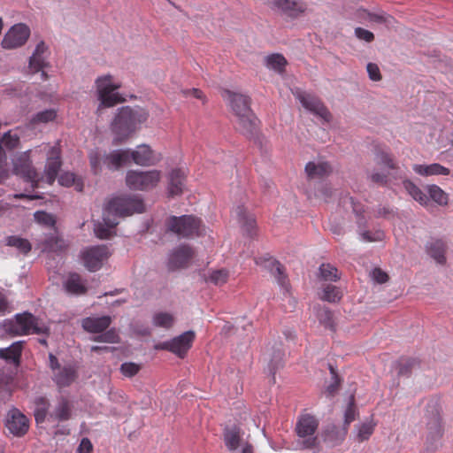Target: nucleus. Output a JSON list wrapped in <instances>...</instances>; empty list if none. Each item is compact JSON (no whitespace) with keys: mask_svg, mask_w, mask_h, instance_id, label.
Here are the masks:
<instances>
[{"mask_svg":"<svg viewBox=\"0 0 453 453\" xmlns=\"http://www.w3.org/2000/svg\"><path fill=\"white\" fill-rule=\"evenodd\" d=\"M144 203L137 196H117L107 202L103 212V222L95 224V234L100 239H108L119 224L118 218L144 211Z\"/></svg>","mask_w":453,"mask_h":453,"instance_id":"1","label":"nucleus"},{"mask_svg":"<svg viewBox=\"0 0 453 453\" xmlns=\"http://www.w3.org/2000/svg\"><path fill=\"white\" fill-rule=\"evenodd\" d=\"M222 97L235 116L236 130L247 137L253 136L257 132L258 120L250 109V98L228 89L223 91Z\"/></svg>","mask_w":453,"mask_h":453,"instance_id":"2","label":"nucleus"},{"mask_svg":"<svg viewBox=\"0 0 453 453\" xmlns=\"http://www.w3.org/2000/svg\"><path fill=\"white\" fill-rule=\"evenodd\" d=\"M147 119L148 113L143 109H132L129 106L120 108L111 123L114 134L112 144L126 142Z\"/></svg>","mask_w":453,"mask_h":453,"instance_id":"3","label":"nucleus"},{"mask_svg":"<svg viewBox=\"0 0 453 453\" xmlns=\"http://www.w3.org/2000/svg\"><path fill=\"white\" fill-rule=\"evenodd\" d=\"M374 162L380 169L368 172V179L372 182L387 186L389 182L397 179L395 173L399 170V166L395 157L388 149L376 148Z\"/></svg>","mask_w":453,"mask_h":453,"instance_id":"4","label":"nucleus"},{"mask_svg":"<svg viewBox=\"0 0 453 453\" xmlns=\"http://www.w3.org/2000/svg\"><path fill=\"white\" fill-rule=\"evenodd\" d=\"M319 418L308 412H303L297 418L295 432L298 437L297 447L302 450H319V440L316 435L319 428Z\"/></svg>","mask_w":453,"mask_h":453,"instance_id":"5","label":"nucleus"},{"mask_svg":"<svg viewBox=\"0 0 453 453\" xmlns=\"http://www.w3.org/2000/svg\"><path fill=\"white\" fill-rule=\"evenodd\" d=\"M129 150H116L106 154L98 150H91L88 154L91 171L95 174L102 172V165H106L110 170H118L122 165L130 163Z\"/></svg>","mask_w":453,"mask_h":453,"instance_id":"6","label":"nucleus"},{"mask_svg":"<svg viewBox=\"0 0 453 453\" xmlns=\"http://www.w3.org/2000/svg\"><path fill=\"white\" fill-rule=\"evenodd\" d=\"M165 227L167 231L182 238L200 236L204 232L202 220L193 215L171 216L165 220Z\"/></svg>","mask_w":453,"mask_h":453,"instance_id":"7","label":"nucleus"},{"mask_svg":"<svg viewBox=\"0 0 453 453\" xmlns=\"http://www.w3.org/2000/svg\"><path fill=\"white\" fill-rule=\"evenodd\" d=\"M4 330L11 335H27L31 334H48L49 328L39 326L38 319L29 312L17 314L15 320H5Z\"/></svg>","mask_w":453,"mask_h":453,"instance_id":"8","label":"nucleus"},{"mask_svg":"<svg viewBox=\"0 0 453 453\" xmlns=\"http://www.w3.org/2000/svg\"><path fill=\"white\" fill-rule=\"evenodd\" d=\"M96 87L100 104L97 111L102 108L113 107L123 103L125 99L116 90L120 88V83H114L110 74L100 76L96 80Z\"/></svg>","mask_w":453,"mask_h":453,"instance_id":"9","label":"nucleus"},{"mask_svg":"<svg viewBox=\"0 0 453 453\" xmlns=\"http://www.w3.org/2000/svg\"><path fill=\"white\" fill-rule=\"evenodd\" d=\"M426 412V449L430 451H434L437 449L438 442L443 434L441 412L436 403L429 404Z\"/></svg>","mask_w":453,"mask_h":453,"instance_id":"10","label":"nucleus"},{"mask_svg":"<svg viewBox=\"0 0 453 453\" xmlns=\"http://www.w3.org/2000/svg\"><path fill=\"white\" fill-rule=\"evenodd\" d=\"M161 180V172L158 170L135 171L127 173L126 183L134 190H149L155 188Z\"/></svg>","mask_w":453,"mask_h":453,"instance_id":"11","label":"nucleus"},{"mask_svg":"<svg viewBox=\"0 0 453 453\" xmlns=\"http://www.w3.org/2000/svg\"><path fill=\"white\" fill-rule=\"evenodd\" d=\"M50 367L52 370V380L59 388L71 386L78 378V372L74 365H61L58 358L50 354Z\"/></svg>","mask_w":453,"mask_h":453,"instance_id":"12","label":"nucleus"},{"mask_svg":"<svg viewBox=\"0 0 453 453\" xmlns=\"http://www.w3.org/2000/svg\"><path fill=\"white\" fill-rule=\"evenodd\" d=\"M13 170L17 175L21 176L27 182L31 183L33 188H38L39 182L44 179V177H40L33 167L30 159V150L20 154L14 160Z\"/></svg>","mask_w":453,"mask_h":453,"instance_id":"13","label":"nucleus"},{"mask_svg":"<svg viewBox=\"0 0 453 453\" xmlns=\"http://www.w3.org/2000/svg\"><path fill=\"white\" fill-rule=\"evenodd\" d=\"M294 95L306 110L327 122L330 121L331 113L318 96L299 90Z\"/></svg>","mask_w":453,"mask_h":453,"instance_id":"14","label":"nucleus"},{"mask_svg":"<svg viewBox=\"0 0 453 453\" xmlns=\"http://www.w3.org/2000/svg\"><path fill=\"white\" fill-rule=\"evenodd\" d=\"M195 337L196 335L193 331H187L170 341L161 343L160 349L171 351L179 357L183 358L192 347Z\"/></svg>","mask_w":453,"mask_h":453,"instance_id":"15","label":"nucleus"},{"mask_svg":"<svg viewBox=\"0 0 453 453\" xmlns=\"http://www.w3.org/2000/svg\"><path fill=\"white\" fill-rule=\"evenodd\" d=\"M109 255L106 245H97L86 249L81 257L85 267L91 272H96L102 267L103 262L108 258Z\"/></svg>","mask_w":453,"mask_h":453,"instance_id":"16","label":"nucleus"},{"mask_svg":"<svg viewBox=\"0 0 453 453\" xmlns=\"http://www.w3.org/2000/svg\"><path fill=\"white\" fill-rule=\"evenodd\" d=\"M30 35L29 27L22 23L12 26L4 36L2 46L4 49H16L24 45Z\"/></svg>","mask_w":453,"mask_h":453,"instance_id":"17","label":"nucleus"},{"mask_svg":"<svg viewBox=\"0 0 453 453\" xmlns=\"http://www.w3.org/2000/svg\"><path fill=\"white\" fill-rule=\"evenodd\" d=\"M50 50L49 46L43 41L39 42L28 60L30 73H36L42 69L49 68L50 66Z\"/></svg>","mask_w":453,"mask_h":453,"instance_id":"18","label":"nucleus"},{"mask_svg":"<svg viewBox=\"0 0 453 453\" xmlns=\"http://www.w3.org/2000/svg\"><path fill=\"white\" fill-rule=\"evenodd\" d=\"M130 163L141 166L155 165L161 160V155L155 151L147 144H140L134 150H129Z\"/></svg>","mask_w":453,"mask_h":453,"instance_id":"19","label":"nucleus"},{"mask_svg":"<svg viewBox=\"0 0 453 453\" xmlns=\"http://www.w3.org/2000/svg\"><path fill=\"white\" fill-rule=\"evenodd\" d=\"M195 257V250L189 245H180L169 255L168 268L176 270L188 266Z\"/></svg>","mask_w":453,"mask_h":453,"instance_id":"20","label":"nucleus"},{"mask_svg":"<svg viewBox=\"0 0 453 453\" xmlns=\"http://www.w3.org/2000/svg\"><path fill=\"white\" fill-rule=\"evenodd\" d=\"M6 427L14 435H24L29 427L28 419L18 409L11 410L7 414Z\"/></svg>","mask_w":453,"mask_h":453,"instance_id":"21","label":"nucleus"},{"mask_svg":"<svg viewBox=\"0 0 453 453\" xmlns=\"http://www.w3.org/2000/svg\"><path fill=\"white\" fill-rule=\"evenodd\" d=\"M62 162L60 158V148L53 146L49 149L47 163L45 165V180L48 184L51 185L55 181Z\"/></svg>","mask_w":453,"mask_h":453,"instance_id":"22","label":"nucleus"},{"mask_svg":"<svg viewBox=\"0 0 453 453\" xmlns=\"http://www.w3.org/2000/svg\"><path fill=\"white\" fill-rule=\"evenodd\" d=\"M447 250V242L441 238H431L426 244L427 255L441 265L446 264Z\"/></svg>","mask_w":453,"mask_h":453,"instance_id":"23","label":"nucleus"},{"mask_svg":"<svg viewBox=\"0 0 453 453\" xmlns=\"http://www.w3.org/2000/svg\"><path fill=\"white\" fill-rule=\"evenodd\" d=\"M304 170L309 180H321L333 173L331 165L326 161L308 162Z\"/></svg>","mask_w":453,"mask_h":453,"instance_id":"24","label":"nucleus"},{"mask_svg":"<svg viewBox=\"0 0 453 453\" xmlns=\"http://www.w3.org/2000/svg\"><path fill=\"white\" fill-rule=\"evenodd\" d=\"M111 323V318L110 316L102 317H87L82 319V328L92 334H99L104 332Z\"/></svg>","mask_w":453,"mask_h":453,"instance_id":"25","label":"nucleus"},{"mask_svg":"<svg viewBox=\"0 0 453 453\" xmlns=\"http://www.w3.org/2000/svg\"><path fill=\"white\" fill-rule=\"evenodd\" d=\"M234 213L242 230L248 235L253 236L256 234L257 227L255 217L249 213L242 205L237 206L234 210Z\"/></svg>","mask_w":453,"mask_h":453,"instance_id":"26","label":"nucleus"},{"mask_svg":"<svg viewBox=\"0 0 453 453\" xmlns=\"http://www.w3.org/2000/svg\"><path fill=\"white\" fill-rule=\"evenodd\" d=\"M186 173L181 169H173L169 174L168 192L171 196H180L185 188Z\"/></svg>","mask_w":453,"mask_h":453,"instance_id":"27","label":"nucleus"},{"mask_svg":"<svg viewBox=\"0 0 453 453\" xmlns=\"http://www.w3.org/2000/svg\"><path fill=\"white\" fill-rule=\"evenodd\" d=\"M72 403L67 397L61 396L53 412L50 413V419L66 421L72 416Z\"/></svg>","mask_w":453,"mask_h":453,"instance_id":"28","label":"nucleus"},{"mask_svg":"<svg viewBox=\"0 0 453 453\" xmlns=\"http://www.w3.org/2000/svg\"><path fill=\"white\" fill-rule=\"evenodd\" d=\"M274 5L291 17H296L304 12L306 5L297 0H274Z\"/></svg>","mask_w":453,"mask_h":453,"instance_id":"29","label":"nucleus"},{"mask_svg":"<svg viewBox=\"0 0 453 453\" xmlns=\"http://www.w3.org/2000/svg\"><path fill=\"white\" fill-rule=\"evenodd\" d=\"M413 171L421 176H432V175H449L450 170L438 163L431 165H414L412 166Z\"/></svg>","mask_w":453,"mask_h":453,"instance_id":"30","label":"nucleus"},{"mask_svg":"<svg viewBox=\"0 0 453 453\" xmlns=\"http://www.w3.org/2000/svg\"><path fill=\"white\" fill-rule=\"evenodd\" d=\"M22 342H13L8 348L0 349V358L12 362L16 365H19L22 354Z\"/></svg>","mask_w":453,"mask_h":453,"instance_id":"31","label":"nucleus"},{"mask_svg":"<svg viewBox=\"0 0 453 453\" xmlns=\"http://www.w3.org/2000/svg\"><path fill=\"white\" fill-rule=\"evenodd\" d=\"M403 184L409 195L419 204H428L429 197L415 183L410 180H403Z\"/></svg>","mask_w":453,"mask_h":453,"instance_id":"32","label":"nucleus"},{"mask_svg":"<svg viewBox=\"0 0 453 453\" xmlns=\"http://www.w3.org/2000/svg\"><path fill=\"white\" fill-rule=\"evenodd\" d=\"M5 244L15 248L23 255H27L32 250V245L27 239L17 235L7 236L5 238Z\"/></svg>","mask_w":453,"mask_h":453,"instance_id":"33","label":"nucleus"},{"mask_svg":"<svg viewBox=\"0 0 453 453\" xmlns=\"http://www.w3.org/2000/svg\"><path fill=\"white\" fill-rule=\"evenodd\" d=\"M65 288L68 293L75 295L84 294L87 290L86 287L82 283L81 276L78 273L70 274L65 283Z\"/></svg>","mask_w":453,"mask_h":453,"instance_id":"34","label":"nucleus"},{"mask_svg":"<svg viewBox=\"0 0 453 453\" xmlns=\"http://www.w3.org/2000/svg\"><path fill=\"white\" fill-rule=\"evenodd\" d=\"M287 65L288 61L281 54L274 53L265 58V65L279 73L285 72Z\"/></svg>","mask_w":453,"mask_h":453,"instance_id":"35","label":"nucleus"},{"mask_svg":"<svg viewBox=\"0 0 453 453\" xmlns=\"http://www.w3.org/2000/svg\"><path fill=\"white\" fill-rule=\"evenodd\" d=\"M342 296L343 294L338 287L327 284L323 287L320 299L329 303H338L342 298Z\"/></svg>","mask_w":453,"mask_h":453,"instance_id":"36","label":"nucleus"},{"mask_svg":"<svg viewBox=\"0 0 453 453\" xmlns=\"http://www.w3.org/2000/svg\"><path fill=\"white\" fill-rule=\"evenodd\" d=\"M50 403L45 397H38L35 400V418L37 424L44 422L49 414Z\"/></svg>","mask_w":453,"mask_h":453,"instance_id":"37","label":"nucleus"},{"mask_svg":"<svg viewBox=\"0 0 453 453\" xmlns=\"http://www.w3.org/2000/svg\"><path fill=\"white\" fill-rule=\"evenodd\" d=\"M358 416V411H357V409L356 407V404H355V397L354 395H350L349 397V404H348V407L345 411V413H344V425H345V427L343 429V432H342V434L341 436V441H342L347 434V429H348V426L349 425L354 421L357 417Z\"/></svg>","mask_w":453,"mask_h":453,"instance_id":"38","label":"nucleus"},{"mask_svg":"<svg viewBox=\"0 0 453 453\" xmlns=\"http://www.w3.org/2000/svg\"><path fill=\"white\" fill-rule=\"evenodd\" d=\"M376 422L373 419L357 426V440L358 442L368 441L374 432Z\"/></svg>","mask_w":453,"mask_h":453,"instance_id":"39","label":"nucleus"},{"mask_svg":"<svg viewBox=\"0 0 453 453\" xmlns=\"http://www.w3.org/2000/svg\"><path fill=\"white\" fill-rule=\"evenodd\" d=\"M268 266L271 269L272 273L276 278L278 283L282 287L288 288L287 276L284 272L283 265L276 260H268Z\"/></svg>","mask_w":453,"mask_h":453,"instance_id":"40","label":"nucleus"},{"mask_svg":"<svg viewBox=\"0 0 453 453\" xmlns=\"http://www.w3.org/2000/svg\"><path fill=\"white\" fill-rule=\"evenodd\" d=\"M224 441L229 450H235L241 441L240 430L237 427L226 429L224 433Z\"/></svg>","mask_w":453,"mask_h":453,"instance_id":"41","label":"nucleus"},{"mask_svg":"<svg viewBox=\"0 0 453 453\" xmlns=\"http://www.w3.org/2000/svg\"><path fill=\"white\" fill-rule=\"evenodd\" d=\"M65 247V241L57 235H51L43 242V250L51 252L62 251Z\"/></svg>","mask_w":453,"mask_h":453,"instance_id":"42","label":"nucleus"},{"mask_svg":"<svg viewBox=\"0 0 453 453\" xmlns=\"http://www.w3.org/2000/svg\"><path fill=\"white\" fill-rule=\"evenodd\" d=\"M427 191L430 198L439 205L448 203V195L437 185H429Z\"/></svg>","mask_w":453,"mask_h":453,"instance_id":"43","label":"nucleus"},{"mask_svg":"<svg viewBox=\"0 0 453 453\" xmlns=\"http://www.w3.org/2000/svg\"><path fill=\"white\" fill-rule=\"evenodd\" d=\"M321 278L326 281H336L340 279L338 270L330 264H322L319 267Z\"/></svg>","mask_w":453,"mask_h":453,"instance_id":"44","label":"nucleus"},{"mask_svg":"<svg viewBox=\"0 0 453 453\" xmlns=\"http://www.w3.org/2000/svg\"><path fill=\"white\" fill-rule=\"evenodd\" d=\"M419 365V361L414 357H401L398 361L399 374L409 375L411 370Z\"/></svg>","mask_w":453,"mask_h":453,"instance_id":"45","label":"nucleus"},{"mask_svg":"<svg viewBox=\"0 0 453 453\" xmlns=\"http://www.w3.org/2000/svg\"><path fill=\"white\" fill-rule=\"evenodd\" d=\"M173 321V315L167 312H158L153 316V324L158 327L170 328Z\"/></svg>","mask_w":453,"mask_h":453,"instance_id":"46","label":"nucleus"},{"mask_svg":"<svg viewBox=\"0 0 453 453\" xmlns=\"http://www.w3.org/2000/svg\"><path fill=\"white\" fill-rule=\"evenodd\" d=\"M57 117V112L55 110H45L36 113L31 119V124L36 125L40 123H48L50 121H53Z\"/></svg>","mask_w":453,"mask_h":453,"instance_id":"47","label":"nucleus"},{"mask_svg":"<svg viewBox=\"0 0 453 453\" xmlns=\"http://www.w3.org/2000/svg\"><path fill=\"white\" fill-rule=\"evenodd\" d=\"M58 182L62 186L71 187L76 186V189L79 191L82 190V183L76 182V177L73 173H64L58 178Z\"/></svg>","mask_w":453,"mask_h":453,"instance_id":"48","label":"nucleus"},{"mask_svg":"<svg viewBox=\"0 0 453 453\" xmlns=\"http://www.w3.org/2000/svg\"><path fill=\"white\" fill-rule=\"evenodd\" d=\"M228 277V271L226 269H220L213 271L209 277V280L215 285L221 286L227 281Z\"/></svg>","mask_w":453,"mask_h":453,"instance_id":"49","label":"nucleus"},{"mask_svg":"<svg viewBox=\"0 0 453 453\" xmlns=\"http://www.w3.org/2000/svg\"><path fill=\"white\" fill-rule=\"evenodd\" d=\"M95 342L117 343L119 342V336L115 329H110L94 338Z\"/></svg>","mask_w":453,"mask_h":453,"instance_id":"50","label":"nucleus"},{"mask_svg":"<svg viewBox=\"0 0 453 453\" xmlns=\"http://www.w3.org/2000/svg\"><path fill=\"white\" fill-rule=\"evenodd\" d=\"M318 318L320 323H322L326 327H328L332 330L334 328V315L329 309H320V311L318 313Z\"/></svg>","mask_w":453,"mask_h":453,"instance_id":"51","label":"nucleus"},{"mask_svg":"<svg viewBox=\"0 0 453 453\" xmlns=\"http://www.w3.org/2000/svg\"><path fill=\"white\" fill-rule=\"evenodd\" d=\"M1 142L4 147L8 150H12L18 147L19 143V136L17 134H13L12 131L6 132Z\"/></svg>","mask_w":453,"mask_h":453,"instance_id":"52","label":"nucleus"},{"mask_svg":"<svg viewBox=\"0 0 453 453\" xmlns=\"http://www.w3.org/2000/svg\"><path fill=\"white\" fill-rule=\"evenodd\" d=\"M119 370L124 376L131 378L140 372L141 365L133 362H126L120 365Z\"/></svg>","mask_w":453,"mask_h":453,"instance_id":"53","label":"nucleus"},{"mask_svg":"<svg viewBox=\"0 0 453 453\" xmlns=\"http://www.w3.org/2000/svg\"><path fill=\"white\" fill-rule=\"evenodd\" d=\"M35 220L42 225L48 226H54L56 224V219L53 215L47 213L45 211H37L35 213Z\"/></svg>","mask_w":453,"mask_h":453,"instance_id":"54","label":"nucleus"},{"mask_svg":"<svg viewBox=\"0 0 453 453\" xmlns=\"http://www.w3.org/2000/svg\"><path fill=\"white\" fill-rule=\"evenodd\" d=\"M284 353L278 349L274 352L273 357L270 360L269 369L270 372L274 373L275 371L281 365L283 361Z\"/></svg>","mask_w":453,"mask_h":453,"instance_id":"55","label":"nucleus"},{"mask_svg":"<svg viewBox=\"0 0 453 453\" xmlns=\"http://www.w3.org/2000/svg\"><path fill=\"white\" fill-rule=\"evenodd\" d=\"M371 276L372 280L379 284L386 283L389 279L388 273L380 268H374L371 273Z\"/></svg>","mask_w":453,"mask_h":453,"instance_id":"56","label":"nucleus"},{"mask_svg":"<svg viewBox=\"0 0 453 453\" xmlns=\"http://www.w3.org/2000/svg\"><path fill=\"white\" fill-rule=\"evenodd\" d=\"M362 238L365 242H379L383 240L384 233L382 231H376L375 233L366 231L362 234Z\"/></svg>","mask_w":453,"mask_h":453,"instance_id":"57","label":"nucleus"},{"mask_svg":"<svg viewBox=\"0 0 453 453\" xmlns=\"http://www.w3.org/2000/svg\"><path fill=\"white\" fill-rule=\"evenodd\" d=\"M355 35L358 39L365 41L367 42H370L374 39V35L371 31L362 27H357L355 29Z\"/></svg>","mask_w":453,"mask_h":453,"instance_id":"58","label":"nucleus"},{"mask_svg":"<svg viewBox=\"0 0 453 453\" xmlns=\"http://www.w3.org/2000/svg\"><path fill=\"white\" fill-rule=\"evenodd\" d=\"M367 72L372 81H379L381 80V74L379 66L376 64L369 63L367 65Z\"/></svg>","mask_w":453,"mask_h":453,"instance_id":"59","label":"nucleus"},{"mask_svg":"<svg viewBox=\"0 0 453 453\" xmlns=\"http://www.w3.org/2000/svg\"><path fill=\"white\" fill-rule=\"evenodd\" d=\"M93 445L89 439L83 438L78 447V453H92Z\"/></svg>","mask_w":453,"mask_h":453,"instance_id":"60","label":"nucleus"},{"mask_svg":"<svg viewBox=\"0 0 453 453\" xmlns=\"http://www.w3.org/2000/svg\"><path fill=\"white\" fill-rule=\"evenodd\" d=\"M332 188L327 184H325L321 185V187L319 188L317 196L326 201L328 198L332 196Z\"/></svg>","mask_w":453,"mask_h":453,"instance_id":"61","label":"nucleus"},{"mask_svg":"<svg viewBox=\"0 0 453 453\" xmlns=\"http://www.w3.org/2000/svg\"><path fill=\"white\" fill-rule=\"evenodd\" d=\"M183 94L185 96H189L190 95V96H194V97H196L197 99L203 100V101H204V98H205L203 91L198 89V88H192V89L184 90Z\"/></svg>","mask_w":453,"mask_h":453,"instance_id":"62","label":"nucleus"},{"mask_svg":"<svg viewBox=\"0 0 453 453\" xmlns=\"http://www.w3.org/2000/svg\"><path fill=\"white\" fill-rule=\"evenodd\" d=\"M331 372L334 375L336 380L327 387V392L330 395H334L339 388V381L337 380V375L334 373V369L332 367H331Z\"/></svg>","mask_w":453,"mask_h":453,"instance_id":"63","label":"nucleus"},{"mask_svg":"<svg viewBox=\"0 0 453 453\" xmlns=\"http://www.w3.org/2000/svg\"><path fill=\"white\" fill-rule=\"evenodd\" d=\"M8 308V303L4 295L0 291V312H5Z\"/></svg>","mask_w":453,"mask_h":453,"instance_id":"64","label":"nucleus"}]
</instances>
